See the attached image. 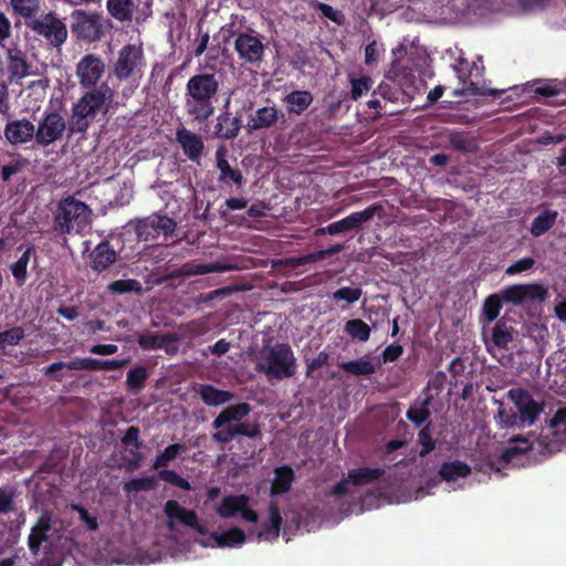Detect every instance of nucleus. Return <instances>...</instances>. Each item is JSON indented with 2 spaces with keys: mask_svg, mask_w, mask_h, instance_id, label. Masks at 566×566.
Returning <instances> with one entry per match:
<instances>
[{
  "mask_svg": "<svg viewBox=\"0 0 566 566\" xmlns=\"http://www.w3.org/2000/svg\"><path fill=\"white\" fill-rule=\"evenodd\" d=\"M114 98V92L108 86H102L95 91H86L72 106V115L69 120L57 111H45L35 126L36 145L46 148L63 138L64 132L69 136L84 134L91 127V123L101 112L109 111V102Z\"/></svg>",
  "mask_w": 566,
  "mask_h": 566,
  "instance_id": "nucleus-1",
  "label": "nucleus"
},
{
  "mask_svg": "<svg viewBox=\"0 0 566 566\" xmlns=\"http://www.w3.org/2000/svg\"><path fill=\"white\" fill-rule=\"evenodd\" d=\"M221 87V76L217 73L201 72L189 77L185 85L184 109L193 123H206L214 114V103Z\"/></svg>",
  "mask_w": 566,
  "mask_h": 566,
  "instance_id": "nucleus-2",
  "label": "nucleus"
},
{
  "mask_svg": "<svg viewBox=\"0 0 566 566\" xmlns=\"http://www.w3.org/2000/svg\"><path fill=\"white\" fill-rule=\"evenodd\" d=\"M250 412L251 406L249 402H239L223 408L211 423V428L216 430L211 433L212 442L226 446L240 436L248 439L259 437V423L244 421Z\"/></svg>",
  "mask_w": 566,
  "mask_h": 566,
  "instance_id": "nucleus-3",
  "label": "nucleus"
},
{
  "mask_svg": "<svg viewBox=\"0 0 566 566\" xmlns=\"http://www.w3.org/2000/svg\"><path fill=\"white\" fill-rule=\"evenodd\" d=\"M506 399L513 402L514 409H506L502 405L497 409V422L502 428H524L534 424L543 411L542 402L534 400L533 396L523 388H511L506 391Z\"/></svg>",
  "mask_w": 566,
  "mask_h": 566,
  "instance_id": "nucleus-4",
  "label": "nucleus"
},
{
  "mask_svg": "<svg viewBox=\"0 0 566 566\" xmlns=\"http://www.w3.org/2000/svg\"><path fill=\"white\" fill-rule=\"evenodd\" d=\"M256 371L269 380L292 378L296 374V357L287 343L263 346L259 352Z\"/></svg>",
  "mask_w": 566,
  "mask_h": 566,
  "instance_id": "nucleus-5",
  "label": "nucleus"
},
{
  "mask_svg": "<svg viewBox=\"0 0 566 566\" xmlns=\"http://www.w3.org/2000/svg\"><path fill=\"white\" fill-rule=\"evenodd\" d=\"M92 209L86 202L66 196L59 200L54 210V232L66 235L82 233L91 223Z\"/></svg>",
  "mask_w": 566,
  "mask_h": 566,
  "instance_id": "nucleus-6",
  "label": "nucleus"
},
{
  "mask_svg": "<svg viewBox=\"0 0 566 566\" xmlns=\"http://www.w3.org/2000/svg\"><path fill=\"white\" fill-rule=\"evenodd\" d=\"M25 27L53 49H60L67 41V25L53 11L43 12L32 20H27Z\"/></svg>",
  "mask_w": 566,
  "mask_h": 566,
  "instance_id": "nucleus-7",
  "label": "nucleus"
},
{
  "mask_svg": "<svg viewBox=\"0 0 566 566\" xmlns=\"http://www.w3.org/2000/svg\"><path fill=\"white\" fill-rule=\"evenodd\" d=\"M138 241H155L159 235L170 237L175 233L176 221L166 214H151L129 221Z\"/></svg>",
  "mask_w": 566,
  "mask_h": 566,
  "instance_id": "nucleus-8",
  "label": "nucleus"
},
{
  "mask_svg": "<svg viewBox=\"0 0 566 566\" xmlns=\"http://www.w3.org/2000/svg\"><path fill=\"white\" fill-rule=\"evenodd\" d=\"M381 211H384V207L380 203L370 205L366 207L364 210L355 211L342 220L334 221L333 223H329L325 227L315 229L314 235H336L338 233L359 231L363 224L370 221L376 214H379Z\"/></svg>",
  "mask_w": 566,
  "mask_h": 566,
  "instance_id": "nucleus-9",
  "label": "nucleus"
},
{
  "mask_svg": "<svg viewBox=\"0 0 566 566\" xmlns=\"http://www.w3.org/2000/svg\"><path fill=\"white\" fill-rule=\"evenodd\" d=\"M186 451V444L184 443H174L166 447L165 450L160 451L159 454L156 455L155 461H153V470H160L157 473V478L159 480L169 483L171 485H176L184 491H190L191 486L188 480L184 479L179 473L175 470L167 469L170 462L175 461Z\"/></svg>",
  "mask_w": 566,
  "mask_h": 566,
  "instance_id": "nucleus-10",
  "label": "nucleus"
},
{
  "mask_svg": "<svg viewBox=\"0 0 566 566\" xmlns=\"http://www.w3.org/2000/svg\"><path fill=\"white\" fill-rule=\"evenodd\" d=\"M72 34L85 42L101 41L103 36V18L97 12L77 9L72 12Z\"/></svg>",
  "mask_w": 566,
  "mask_h": 566,
  "instance_id": "nucleus-11",
  "label": "nucleus"
},
{
  "mask_svg": "<svg viewBox=\"0 0 566 566\" xmlns=\"http://www.w3.org/2000/svg\"><path fill=\"white\" fill-rule=\"evenodd\" d=\"M106 65L103 59L96 54H86L76 63V77L78 85L87 92L109 87L106 83L96 86L105 74Z\"/></svg>",
  "mask_w": 566,
  "mask_h": 566,
  "instance_id": "nucleus-12",
  "label": "nucleus"
},
{
  "mask_svg": "<svg viewBox=\"0 0 566 566\" xmlns=\"http://www.w3.org/2000/svg\"><path fill=\"white\" fill-rule=\"evenodd\" d=\"M143 66V48L136 44H127L118 51V57L114 63L113 73L115 78L126 81L139 74Z\"/></svg>",
  "mask_w": 566,
  "mask_h": 566,
  "instance_id": "nucleus-13",
  "label": "nucleus"
},
{
  "mask_svg": "<svg viewBox=\"0 0 566 566\" xmlns=\"http://www.w3.org/2000/svg\"><path fill=\"white\" fill-rule=\"evenodd\" d=\"M497 296L505 303L515 306L526 303H542L547 298V289L538 283L509 285L502 289Z\"/></svg>",
  "mask_w": 566,
  "mask_h": 566,
  "instance_id": "nucleus-14",
  "label": "nucleus"
},
{
  "mask_svg": "<svg viewBox=\"0 0 566 566\" xmlns=\"http://www.w3.org/2000/svg\"><path fill=\"white\" fill-rule=\"evenodd\" d=\"M234 38V50L243 63L259 66L263 62L265 46L258 34L245 32H231Z\"/></svg>",
  "mask_w": 566,
  "mask_h": 566,
  "instance_id": "nucleus-15",
  "label": "nucleus"
},
{
  "mask_svg": "<svg viewBox=\"0 0 566 566\" xmlns=\"http://www.w3.org/2000/svg\"><path fill=\"white\" fill-rule=\"evenodd\" d=\"M25 523V514L18 513L15 520H0V556L8 554L24 555L22 547H17L19 537L21 536V526Z\"/></svg>",
  "mask_w": 566,
  "mask_h": 566,
  "instance_id": "nucleus-16",
  "label": "nucleus"
},
{
  "mask_svg": "<svg viewBox=\"0 0 566 566\" xmlns=\"http://www.w3.org/2000/svg\"><path fill=\"white\" fill-rule=\"evenodd\" d=\"M120 443L129 453V457H123V468L126 472L133 473L138 470L144 459L143 453L139 451L144 448V441L139 439V428L136 426L128 427L123 438H120Z\"/></svg>",
  "mask_w": 566,
  "mask_h": 566,
  "instance_id": "nucleus-17",
  "label": "nucleus"
},
{
  "mask_svg": "<svg viewBox=\"0 0 566 566\" xmlns=\"http://www.w3.org/2000/svg\"><path fill=\"white\" fill-rule=\"evenodd\" d=\"M286 116L277 109L274 105L263 106L256 109L249 116L248 127L249 130H268L274 127L285 128Z\"/></svg>",
  "mask_w": 566,
  "mask_h": 566,
  "instance_id": "nucleus-18",
  "label": "nucleus"
},
{
  "mask_svg": "<svg viewBox=\"0 0 566 566\" xmlns=\"http://www.w3.org/2000/svg\"><path fill=\"white\" fill-rule=\"evenodd\" d=\"M3 137L15 147L36 142L35 125L28 118L8 120L3 126Z\"/></svg>",
  "mask_w": 566,
  "mask_h": 566,
  "instance_id": "nucleus-19",
  "label": "nucleus"
},
{
  "mask_svg": "<svg viewBox=\"0 0 566 566\" xmlns=\"http://www.w3.org/2000/svg\"><path fill=\"white\" fill-rule=\"evenodd\" d=\"M164 512L167 518L170 521L176 520L202 535L208 533L207 526L199 523L196 512L193 510L184 507L176 500L167 501L165 503Z\"/></svg>",
  "mask_w": 566,
  "mask_h": 566,
  "instance_id": "nucleus-20",
  "label": "nucleus"
},
{
  "mask_svg": "<svg viewBox=\"0 0 566 566\" xmlns=\"http://www.w3.org/2000/svg\"><path fill=\"white\" fill-rule=\"evenodd\" d=\"M229 109V98L224 104V111L217 116L216 126H213V136L222 140H232L241 129V118L239 116H231Z\"/></svg>",
  "mask_w": 566,
  "mask_h": 566,
  "instance_id": "nucleus-21",
  "label": "nucleus"
},
{
  "mask_svg": "<svg viewBox=\"0 0 566 566\" xmlns=\"http://www.w3.org/2000/svg\"><path fill=\"white\" fill-rule=\"evenodd\" d=\"M176 140H178L181 151L190 161H198L202 156L203 140L201 136L180 127L176 129Z\"/></svg>",
  "mask_w": 566,
  "mask_h": 566,
  "instance_id": "nucleus-22",
  "label": "nucleus"
},
{
  "mask_svg": "<svg viewBox=\"0 0 566 566\" xmlns=\"http://www.w3.org/2000/svg\"><path fill=\"white\" fill-rule=\"evenodd\" d=\"M28 160L20 154H7L0 159V182L9 185L25 171Z\"/></svg>",
  "mask_w": 566,
  "mask_h": 566,
  "instance_id": "nucleus-23",
  "label": "nucleus"
},
{
  "mask_svg": "<svg viewBox=\"0 0 566 566\" xmlns=\"http://www.w3.org/2000/svg\"><path fill=\"white\" fill-rule=\"evenodd\" d=\"M118 254L111 245L108 240H104L92 250L91 253V269L96 273L106 271L111 265L116 262Z\"/></svg>",
  "mask_w": 566,
  "mask_h": 566,
  "instance_id": "nucleus-24",
  "label": "nucleus"
},
{
  "mask_svg": "<svg viewBox=\"0 0 566 566\" xmlns=\"http://www.w3.org/2000/svg\"><path fill=\"white\" fill-rule=\"evenodd\" d=\"M235 266L222 261L212 263H184L181 268L174 272V276H192L206 275L213 272H228L234 270Z\"/></svg>",
  "mask_w": 566,
  "mask_h": 566,
  "instance_id": "nucleus-25",
  "label": "nucleus"
},
{
  "mask_svg": "<svg viewBox=\"0 0 566 566\" xmlns=\"http://www.w3.org/2000/svg\"><path fill=\"white\" fill-rule=\"evenodd\" d=\"M176 336L170 333L146 332L137 336V343L142 350L166 349L167 353H170L168 345L176 343Z\"/></svg>",
  "mask_w": 566,
  "mask_h": 566,
  "instance_id": "nucleus-26",
  "label": "nucleus"
},
{
  "mask_svg": "<svg viewBox=\"0 0 566 566\" xmlns=\"http://www.w3.org/2000/svg\"><path fill=\"white\" fill-rule=\"evenodd\" d=\"M129 359H95L91 357H77L78 370L86 371H113L125 368Z\"/></svg>",
  "mask_w": 566,
  "mask_h": 566,
  "instance_id": "nucleus-27",
  "label": "nucleus"
},
{
  "mask_svg": "<svg viewBox=\"0 0 566 566\" xmlns=\"http://www.w3.org/2000/svg\"><path fill=\"white\" fill-rule=\"evenodd\" d=\"M250 502V497L245 494H230L222 497L220 505L216 512L222 518H231L237 516L241 510H244Z\"/></svg>",
  "mask_w": 566,
  "mask_h": 566,
  "instance_id": "nucleus-28",
  "label": "nucleus"
},
{
  "mask_svg": "<svg viewBox=\"0 0 566 566\" xmlns=\"http://www.w3.org/2000/svg\"><path fill=\"white\" fill-rule=\"evenodd\" d=\"M314 96L308 91H294L282 98L286 106V113L290 115L301 116L310 107Z\"/></svg>",
  "mask_w": 566,
  "mask_h": 566,
  "instance_id": "nucleus-29",
  "label": "nucleus"
},
{
  "mask_svg": "<svg viewBox=\"0 0 566 566\" xmlns=\"http://www.w3.org/2000/svg\"><path fill=\"white\" fill-rule=\"evenodd\" d=\"M198 395L208 407L226 405L235 396L232 391L222 390L213 385H199Z\"/></svg>",
  "mask_w": 566,
  "mask_h": 566,
  "instance_id": "nucleus-30",
  "label": "nucleus"
},
{
  "mask_svg": "<svg viewBox=\"0 0 566 566\" xmlns=\"http://www.w3.org/2000/svg\"><path fill=\"white\" fill-rule=\"evenodd\" d=\"M548 434L552 436L551 443L556 449L566 446V406L557 409L548 421Z\"/></svg>",
  "mask_w": 566,
  "mask_h": 566,
  "instance_id": "nucleus-31",
  "label": "nucleus"
},
{
  "mask_svg": "<svg viewBox=\"0 0 566 566\" xmlns=\"http://www.w3.org/2000/svg\"><path fill=\"white\" fill-rule=\"evenodd\" d=\"M51 530V517L48 514H43L36 520L35 525L32 526L29 536V548L32 555L36 556L40 552L42 543L48 538V532Z\"/></svg>",
  "mask_w": 566,
  "mask_h": 566,
  "instance_id": "nucleus-32",
  "label": "nucleus"
},
{
  "mask_svg": "<svg viewBox=\"0 0 566 566\" xmlns=\"http://www.w3.org/2000/svg\"><path fill=\"white\" fill-rule=\"evenodd\" d=\"M295 481V472L290 465H282L274 469V476L271 485V495H282L291 491Z\"/></svg>",
  "mask_w": 566,
  "mask_h": 566,
  "instance_id": "nucleus-33",
  "label": "nucleus"
},
{
  "mask_svg": "<svg viewBox=\"0 0 566 566\" xmlns=\"http://www.w3.org/2000/svg\"><path fill=\"white\" fill-rule=\"evenodd\" d=\"M385 469L382 468H369V467H360L357 469H350L347 473V480L352 481V485L360 486V485H369L375 481L384 478Z\"/></svg>",
  "mask_w": 566,
  "mask_h": 566,
  "instance_id": "nucleus-34",
  "label": "nucleus"
},
{
  "mask_svg": "<svg viewBox=\"0 0 566 566\" xmlns=\"http://www.w3.org/2000/svg\"><path fill=\"white\" fill-rule=\"evenodd\" d=\"M134 10V0H106V11L120 23L132 22Z\"/></svg>",
  "mask_w": 566,
  "mask_h": 566,
  "instance_id": "nucleus-35",
  "label": "nucleus"
},
{
  "mask_svg": "<svg viewBox=\"0 0 566 566\" xmlns=\"http://www.w3.org/2000/svg\"><path fill=\"white\" fill-rule=\"evenodd\" d=\"M282 526V515H280L279 506L275 502L269 503V518L262 525L259 532V538H273L279 537L280 527Z\"/></svg>",
  "mask_w": 566,
  "mask_h": 566,
  "instance_id": "nucleus-36",
  "label": "nucleus"
},
{
  "mask_svg": "<svg viewBox=\"0 0 566 566\" xmlns=\"http://www.w3.org/2000/svg\"><path fill=\"white\" fill-rule=\"evenodd\" d=\"M344 251V244L336 243L334 245H329L324 250L315 251L314 253H306L302 256H296L290 259V264L295 266H303L305 264H314L321 262L334 254H338Z\"/></svg>",
  "mask_w": 566,
  "mask_h": 566,
  "instance_id": "nucleus-37",
  "label": "nucleus"
},
{
  "mask_svg": "<svg viewBox=\"0 0 566 566\" xmlns=\"http://www.w3.org/2000/svg\"><path fill=\"white\" fill-rule=\"evenodd\" d=\"M557 218V210L544 209L533 219L532 226H530V233H532L534 238L543 237V234L547 233L548 230L556 224Z\"/></svg>",
  "mask_w": 566,
  "mask_h": 566,
  "instance_id": "nucleus-38",
  "label": "nucleus"
},
{
  "mask_svg": "<svg viewBox=\"0 0 566 566\" xmlns=\"http://www.w3.org/2000/svg\"><path fill=\"white\" fill-rule=\"evenodd\" d=\"M8 73L12 80H21L27 77L30 72V65L20 50L8 49Z\"/></svg>",
  "mask_w": 566,
  "mask_h": 566,
  "instance_id": "nucleus-39",
  "label": "nucleus"
},
{
  "mask_svg": "<svg viewBox=\"0 0 566 566\" xmlns=\"http://www.w3.org/2000/svg\"><path fill=\"white\" fill-rule=\"evenodd\" d=\"M472 474V469L468 463L454 460L450 462H443L439 469V476L446 482L457 481L459 478H469Z\"/></svg>",
  "mask_w": 566,
  "mask_h": 566,
  "instance_id": "nucleus-40",
  "label": "nucleus"
},
{
  "mask_svg": "<svg viewBox=\"0 0 566 566\" xmlns=\"http://www.w3.org/2000/svg\"><path fill=\"white\" fill-rule=\"evenodd\" d=\"M513 334L514 327L509 325L505 318H501L492 327L491 342L500 350H507Z\"/></svg>",
  "mask_w": 566,
  "mask_h": 566,
  "instance_id": "nucleus-41",
  "label": "nucleus"
},
{
  "mask_svg": "<svg viewBox=\"0 0 566 566\" xmlns=\"http://www.w3.org/2000/svg\"><path fill=\"white\" fill-rule=\"evenodd\" d=\"M211 538L216 541L218 547L231 548L235 545L244 544L245 533L241 528L234 526L222 533H211Z\"/></svg>",
  "mask_w": 566,
  "mask_h": 566,
  "instance_id": "nucleus-42",
  "label": "nucleus"
},
{
  "mask_svg": "<svg viewBox=\"0 0 566 566\" xmlns=\"http://www.w3.org/2000/svg\"><path fill=\"white\" fill-rule=\"evenodd\" d=\"M344 373L350 376H371L376 371L375 365L368 359H352L338 364Z\"/></svg>",
  "mask_w": 566,
  "mask_h": 566,
  "instance_id": "nucleus-43",
  "label": "nucleus"
},
{
  "mask_svg": "<svg viewBox=\"0 0 566 566\" xmlns=\"http://www.w3.org/2000/svg\"><path fill=\"white\" fill-rule=\"evenodd\" d=\"M431 401L432 396L427 395L419 405L409 407L406 415L408 421L417 427L424 424L431 415L429 409Z\"/></svg>",
  "mask_w": 566,
  "mask_h": 566,
  "instance_id": "nucleus-44",
  "label": "nucleus"
},
{
  "mask_svg": "<svg viewBox=\"0 0 566 566\" xmlns=\"http://www.w3.org/2000/svg\"><path fill=\"white\" fill-rule=\"evenodd\" d=\"M217 168L220 170V181L224 184H235L237 186H241L244 182V177L242 176L239 168H232L231 165L227 161L226 158L217 153Z\"/></svg>",
  "mask_w": 566,
  "mask_h": 566,
  "instance_id": "nucleus-45",
  "label": "nucleus"
},
{
  "mask_svg": "<svg viewBox=\"0 0 566 566\" xmlns=\"http://www.w3.org/2000/svg\"><path fill=\"white\" fill-rule=\"evenodd\" d=\"M9 6H11L13 13L25 21L36 18V13L40 11L39 0H9Z\"/></svg>",
  "mask_w": 566,
  "mask_h": 566,
  "instance_id": "nucleus-46",
  "label": "nucleus"
},
{
  "mask_svg": "<svg viewBox=\"0 0 566 566\" xmlns=\"http://www.w3.org/2000/svg\"><path fill=\"white\" fill-rule=\"evenodd\" d=\"M148 373L147 368L144 366H137L128 370L127 373V384L128 392L133 395H138L145 386V381H147Z\"/></svg>",
  "mask_w": 566,
  "mask_h": 566,
  "instance_id": "nucleus-47",
  "label": "nucleus"
},
{
  "mask_svg": "<svg viewBox=\"0 0 566 566\" xmlns=\"http://www.w3.org/2000/svg\"><path fill=\"white\" fill-rule=\"evenodd\" d=\"M345 332L352 339L366 343L370 338V327L360 318H353L345 324Z\"/></svg>",
  "mask_w": 566,
  "mask_h": 566,
  "instance_id": "nucleus-48",
  "label": "nucleus"
},
{
  "mask_svg": "<svg viewBox=\"0 0 566 566\" xmlns=\"http://www.w3.org/2000/svg\"><path fill=\"white\" fill-rule=\"evenodd\" d=\"M156 476L133 478L125 482L123 490L126 493L150 492L156 490Z\"/></svg>",
  "mask_w": 566,
  "mask_h": 566,
  "instance_id": "nucleus-49",
  "label": "nucleus"
},
{
  "mask_svg": "<svg viewBox=\"0 0 566 566\" xmlns=\"http://www.w3.org/2000/svg\"><path fill=\"white\" fill-rule=\"evenodd\" d=\"M503 301L496 293L486 296L483 301L482 316L486 323L495 322L501 312Z\"/></svg>",
  "mask_w": 566,
  "mask_h": 566,
  "instance_id": "nucleus-50",
  "label": "nucleus"
},
{
  "mask_svg": "<svg viewBox=\"0 0 566 566\" xmlns=\"http://www.w3.org/2000/svg\"><path fill=\"white\" fill-rule=\"evenodd\" d=\"M63 368L67 370H78L77 367V357L69 360V361H55L46 367L43 368V374L45 377H48L51 381H62L63 375L59 371Z\"/></svg>",
  "mask_w": 566,
  "mask_h": 566,
  "instance_id": "nucleus-51",
  "label": "nucleus"
},
{
  "mask_svg": "<svg viewBox=\"0 0 566 566\" xmlns=\"http://www.w3.org/2000/svg\"><path fill=\"white\" fill-rule=\"evenodd\" d=\"M449 143L455 151H461L463 154L476 150V144L471 137L465 135V133H450Z\"/></svg>",
  "mask_w": 566,
  "mask_h": 566,
  "instance_id": "nucleus-52",
  "label": "nucleus"
},
{
  "mask_svg": "<svg viewBox=\"0 0 566 566\" xmlns=\"http://www.w3.org/2000/svg\"><path fill=\"white\" fill-rule=\"evenodd\" d=\"M33 252V247H27V250L17 262L11 264V273L13 279L17 280L18 283L22 284L27 280V266L30 263V258Z\"/></svg>",
  "mask_w": 566,
  "mask_h": 566,
  "instance_id": "nucleus-53",
  "label": "nucleus"
},
{
  "mask_svg": "<svg viewBox=\"0 0 566 566\" xmlns=\"http://www.w3.org/2000/svg\"><path fill=\"white\" fill-rule=\"evenodd\" d=\"M108 291L115 295H123L127 293H139L140 292V283L136 279H127V280H117L108 285Z\"/></svg>",
  "mask_w": 566,
  "mask_h": 566,
  "instance_id": "nucleus-54",
  "label": "nucleus"
},
{
  "mask_svg": "<svg viewBox=\"0 0 566 566\" xmlns=\"http://www.w3.org/2000/svg\"><path fill=\"white\" fill-rule=\"evenodd\" d=\"M417 442L421 446L420 457L426 458L436 450V440L431 436V427L427 424L421 428L417 436Z\"/></svg>",
  "mask_w": 566,
  "mask_h": 566,
  "instance_id": "nucleus-55",
  "label": "nucleus"
},
{
  "mask_svg": "<svg viewBox=\"0 0 566 566\" xmlns=\"http://www.w3.org/2000/svg\"><path fill=\"white\" fill-rule=\"evenodd\" d=\"M361 294L360 287L343 286L332 293V298L336 303L344 301L346 304H353L360 300Z\"/></svg>",
  "mask_w": 566,
  "mask_h": 566,
  "instance_id": "nucleus-56",
  "label": "nucleus"
},
{
  "mask_svg": "<svg viewBox=\"0 0 566 566\" xmlns=\"http://www.w3.org/2000/svg\"><path fill=\"white\" fill-rule=\"evenodd\" d=\"M25 337V329L22 326H13L0 333V342L2 346H18Z\"/></svg>",
  "mask_w": 566,
  "mask_h": 566,
  "instance_id": "nucleus-57",
  "label": "nucleus"
},
{
  "mask_svg": "<svg viewBox=\"0 0 566 566\" xmlns=\"http://www.w3.org/2000/svg\"><path fill=\"white\" fill-rule=\"evenodd\" d=\"M352 91L350 95L353 101H357L361 95L368 91H370L371 87V78L367 75H361L358 78H352Z\"/></svg>",
  "mask_w": 566,
  "mask_h": 566,
  "instance_id": "nucleus-58",
  "label": "nucleus"
},
{
  "mask_svg": "<svg viewBox=\"0 0 566 566\" xmlns=\"http://www.w3.org/2000/svg\"><path fill=\"white\" fill-rule=\"evenodd\" d=\"M317 10L319 11L321 15L333 21L338 25H342L346 21V18L344 17L343 12L338 11L337 9H334L333 7H331V4L317 2Z\"/></svg>",
  "mask_w": 566,
  "mask_h": 566,
  "instance_id": "nucleus-59",
  "label": "nucleus"
},
{
  "mask_svg": "<svg viewBox=\"0 0 566 566\" xmlns=\"http://www.w3.org/2000/svg\"><path fill=\"white\" fill-rule=\"evenodd\" d=\"M535 264V261L531 256H524L523 259H520L513 263L510 264L505 269V275H516L520 273L527 272L533 269Z\"/></svg>",
  "mask_w": 566,
  "mask_h": 566,
  "instance_id": "nucleus-60",
  "label": "nucleus"
},
{
  "mask_svg": "<svg viewBox=\"0 0 566 566\" xmlns=\"http://www.w3.org/2000/svg\"><path fill=\"white\" fill-rule=\"evenodd\" d=\"M73 511L77 512L78 518H81L82 523L85 524L87 531H97L98 524L95 516H92L87 510H85L80 504H73Z\"/></svg>",
  "mask_w": 566,
  "mask_h": 566,
  "instance_id": "nucleus-61",
  "label": "nucleus"
},
{
  "mask_svg": "<svg viewBox=\"0 0 566 566\" xmlns=\"http://www.w3.org/2000/svg\"><path fill=\"white\" fill-rule=\"evenodd\" d=\"M328 360H329V354L325 350L318 353V355L315 356V358H313L311 360H306V376H310L315 370H318L322 367H324L325 365H327Z\"/></svg>",
  "mask_w": 566,
  "mask_h": 566,
  "instance_id": "nucleus-62",
  "label": "nucleus"
},
{
  "mask_svg": "<svg viewBox=\"0 0 566 566\" xmlns=\"http://www.w3.org/2000/svg\"><path fill=\"white\" fill-rule=\"evenodd\" d=\"M403 354V347L400 344H391L385 347L382 352L384 363H395Z\"/></svg>",
  "mask_w": 566,
  "mask_h": 566,
  "instance_id": "nucleus-63",
  "label": "nucleus"
},
{
  "mask_svg": "<svg viewBox=\"0 0 566 566\" xmlns=\"http://www.w3.org/2000/svg\"><path fill=\"white\" fill-rule=\"evenodd\" d=\"M13 510V492L0 488V513L6 514Z\"/></svg>",
  "mask_w": 566,
  "mask_h": 566,
  "instance_id": "nucleus-64",
  "label": "nucleus"
}]
</instances>
